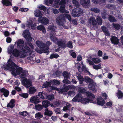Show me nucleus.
I'll use <instances>...</instances> for the list:
<instances>
[{
  "label": "nucleus",
  "instance_id": "obj_59",
  "mask_svg": "<svg viewBox=\"0 0 123 123\" xmlns=\"http://www.w3.org/2000/svg\"><path fill=\"white\" fill-rule=\"evenodd\" d=\"M66 3V0H61L59 2V4H60V5L65 6V4Z\"/></svg>",
  "mask_w": 123,
  "mask_h": 123
},
{
  "label": "nucleus",
  "instance_id": "obj_45",
  "mask_svg": "<svg viewBox=\"0 0 123 123\" xmlns=\"http://www.w3.org/2000/svg\"><path fill=\"white\" fill-rule=\"evenodd\" d=\"M113 26L114 28L117 30H119L121 28L120 25L118 24H113Z\"/></svg>",
  "mask_w": 123,
  "mask_h": 123
},
{
  "label": "nucleus",
  "instance_id": "obj_31",
  "mask_svg": "<svg viewBox=\"0 0 123 123\" xmlns=\"http://www.w3.org/2000/svg\"><path fill=\"white\" fill-rule=\"evenodd\" d=\"M36 89L34 87H30L29 88L28 93L29 94H34L36 91Z\"/></svg>",
  "mask_w": 123,
  "mask_h": 123
},
{
  "label": "nucleus",
  "instance_id": "obj_35",
  "mask_svg": "<svg viewBox=\"0 0 123 123\" xmlns=\"http://www.w3.org/2000/svg\"><path fill=\"white\" fill-rule=\"evenodd\" d=\"M117 94L118 98H123V93L120 90H118Z\"/></svg>",
  "mask_w": 123,
  "mask_h": 123
},
{
  "label": "nucleus",
  "instance_id": "obj_20",
  "mask_svg": "<svg viewBox=\"0 0 123 123\" xmlns=\"http://www.w3.org/2000/svg\"><path fill=\"white\" fill-rule=\"evenodd\" d=\"M21 52L23 53H27L30 52L31 53V49L26 44L24 46Z\"/></svg>",
  "mask_w": 123,
  "mask_h": 123
},
{
  "label": "nucleus",
  "instance_id": "obj_8",
  "mask_svg": "<svg viewBox=\"0 0 123 123\" xmlns=\"http://www.w3.org/2000/svg\"><path fill=\"white\" fill-rule=\"evenodd\" d=\"M55 27L54 25H49L48 27L49 30L51 31L49 34V37L51 40L54 39V38L57 39V37L55 36L56 34L55 33Z\"/></svg>",
  "mask_w": 123,
  "mask_h": 123
},
{
  "label": "nucleus",
  "instance_id": "obj_34",
  "mask_svg": "<svg viewBox=\"0 0 123 123\" xmlns=\"http://www.w3.org/2000/svg\"><path fill=\"white\" fill-rule=\"evenodd\" d=\"M35 109L39 111H40L43 108L42 105L40 104L35 105Z\"/></svg>",
  "mask_w": 123,
  "mask_h": 123
},
{
  "label": "nucleus",
  "instance_id": "obj_51",
  "mask_svg": "<svg viewBox=\"0 0 123 123\" xmlns=\"http://www.w3.org/2000/svg\"><path fill=\"white\" fill-rule=\"evenodd\" d=\"M54 111L57 114H59L61 113V111H60L61 110L60 108H55L54 109Z\"/></svg>",
  "mask_w": 123,
  "mask_h": 123
},
{
  "label": "nucleus",
  "instance_id": "obj_1",
  "mask_svg": "<svg viewBox=\"0 0 123 123\" xmlns=\"http://www.w3.org/2000/svg\"><path fill=\"white\" fill-rule=\"evenodd\" d=\"M36 44L39 47H37L36 48L35 51L36 52L40 54L42 53H46L47 55L49 54V46L52 44L51 42L48 41L45 43L43 42L38 40L36 42Z\"/></svg>",
  "mask_w": 123,
  "mask_h": 123
},
{
  "label": "nucleus",
  "instance_id": "obj_12",
  "mask_svg": "<svg viewBox=\"0 0 123 123\" xmlns=\"http://www.w3.org/2000/svg\"><path fill=\"white\" fill-rule=\"evenodd\" d=\"M11 52L9 53L11 56L13 55L14 56L16 57H18L20 55V53L19 50L16 48L14 49L13 50L10 51Z\"/></svg>",
  "mask_w": 123,
  "mask_h": 123
},
{
  "label": "nucleus",
  "instance_id": "obj_54",
  "mask_svg": "<svg viewBox=\"0 0 123 123\" xmlns=\"http://www.w3.org/2000/svg\"><path fill=\"white\" fill-rule=\"evenodd\" d=\"M28 113L26 111H24L22 112H19V114L25 117L28 115Z\"/></svg>",
  "mask_w": 123,
  "mask_h": 123
},
{
  "label": "nucleus",
  "instance_id": "obj_28",
  "mask_svg": "<svg viewBox=\"0 0 123 123\" xmlns=\"http://www.w3.org/2000/svg\"><path fill=\"white\" fill-rule=\"evenodd\" d=\"M86 95H87V96L89 98V99L93 101V100L95 98V96L93 94L88 92L86 93Z\"/></svg>",
  "mask_w": 123,
  "mask_h": 123
},
{
  "label": "nucleus",
  "instance_id": "obj_58",
  "mask_svg": "<svg viewBox=\"0 0 123 123\" xmlns=\"http://www.w3.org/2000/svg\"><path fill=\"white\" fill-rule=\"evenodd\" d=\"M68 79H64V80H63L62 82L65 84H68L71 83L70 81L68 80Z\"/></svg>",
  "mask_w": 123,
  "mask_h": 123
},
{
  "label": "nucleus",
  "instance_id": "obj_40",
  "mask_svg": "<svg viewBox=\"0 0 123 123\" xmlns=\"http://www.w3.org/2000/svg\"><path fill=\"white\" fill-rule=\"evenodd\" d=\"M43 117L40 112H37L36 113L35 115V117L37 118H41Z\"/></svg>",
  "mask_w": 123,
  "mask_h": 123
},
{
  "label": "nucleus",
  "instance_id": "obj_21",
  "mask_svg": "<svg viewBox=\"0 0 123 123\" xmlns=\"http://www.w3.org/2000/svg\"><path fill=\"white\" fill-rule=\"evenodd\" d=\"M97 103L98 105L103 106L105 104V101L104 99L101 97L97 98Z\"/></svg>",
  "mask_w": 123,
  "mask_h": 123
},
{
  "label": "nucleus",
  "instance_id": "obj_10",
  "mask_svg": "<svg viewBox=\"0 0 123 123\" xmlns=\"http://www.w3.org/2000/svg\"><path fill=\"white\" fill-rule=\"evenodd\" d=\"M22 83L23 85L26 88H28L32 86L31 80L27 79L26 78L23 79L22 80Z\"/></svg>",
  "mask_w": 123,
  "mask_h": 123
},
{
  "label": "nucleus",
  "instance_id": "obj_18",
  "mask_svg": "<svg viewBox=\"0 0 123 123\" xmlns=\"http://www.w3.org/2000/svg\"><path fill=\"white\" fill-rule=\"evenodd\" d=\"M0 92L3 93V95L5 97H7L9 94V92L8 90L5 89L4 88H0Z\"/></svg>",
  "mask_w": 123,
  "mask_h": 123
},
{
  "label": "nucleus",
  "instance_id": "obj_47",
  "mask_svg": "<svg viewBox=\"0 0 123 123\" xmlns=\"http://www.w3.org/2000/svg\"><path fill=\"white\" fill-rule=\"evenodd\" d=\"M52 82V83H54V84L56 86L59 85L60 83V82L57 80L54 79Z\"/></svg>",
  "mask_w": 123,
  "mask_h": 123
},
{
  "label": "nucleus",
  "instance_id": "obj_5",
  "mask_svg": "<svg viewBox=\"0 0 123 123\" xmlns=\"http://www.w3.org/2000/svg\"><path fill=\"white\" fill-rule=\"evenodd\" d=\"M65 17L67 18L69 21L71 20V17L70 15L66 14L65 16L63 14H62L58 16L56 19V22L59 25L61 26L64 25V22L65 21Z\"/></svg>",
  "mask_w": 123,
  "mask_h": 123
},
{
  "label": "nucleus",
  "instance_id": "obj_3",
  "mask_svg": "<svg viewBox=\"0 0 123 123\" xmlns=\"http://www.w3.org/2000/svg\"><path fill=\"white\" fill-rule=\"evenodd\" d=\"M84 81L88 84V87L90 90H92V92H96L97 91V89L96 88L97 84L92 79L88 76L85 78Z\"/></svg>",
  "mask_w": 123,
  "mask_h": 123
},
{
  "label": "nucleus",
  "instance_id": "obj_57",
  "mask_svg": "<svg viewBox=\"0 0 123 123\" xmlns=\"http://www.w3.org/2000/svg\"><path fill=\"white\" fill-rule=\"evenodd\" d=\"M61 101H54V105L56 106H59L60 105Z\"/></svg>",
  "mask_w": 123,
  "mask_h": 123
},
{
  "label": "nucleus",
  "instance_id": "obj_56",
  "mask_svg": "<svg viewBox=\"0 0 123 123\" xmlns=\"http://www.w3.org/2000/svg\"><path fill=\"white\" fill-rule=\"evenodd\" d=\"M54 0H45V3L46 5H47L48 3L49 4H52Z\"/></svg>",
  "mask_w": 123,
  "mask_h": 123
},
{
  "label": "nucleus",
  "instance_id": "obj_25",
  "mask_svg": "<svg viewBox=\"0 0 123 123\" xmlns=\"http://www.w3.org/2000/svg\"><path fill=\"white\" fill-rule=\"evenodd\" d=\"M44 114L45 115L49 117H51L53 114L52 111H51L48 110V109L46 108L45 109Z\"/></svg>",
  "mask_w": 123,
  "mask_h": 123
},
{
  "label": "nucleus",
  "instance_id": "obj_27",
  "mask_svg": "<svg viewBox=\"0 0 123 123\" xmlns=\"http://www.w3.org/2000/svg\"><path fill=\"white\" fill-rule=\"evenodd\" d=\"M2 3L3 5L7 6H11L12 3L9 0H2Z\"/></svg>",
  "mask_w": 123,
  "mask_h": 123
},
{
  "label": "nucleus",
  "instance_id": "obj_15",
  "mask_svg": "<svg viewBox=\"0 0 123 123\" xmlns=\"http://www.w3.org/2000/svg\"><path fill=\"white\" fill-rule=\"evenodd\" d=\"M83 99V96L81 94L78 93L72 99L74 102H81Z\"/></svg>",
  "mask_w": 123,
  "mask_h": 123
},
{
  "label": "nucleus",
  "instance_id": "obj_37",
  "mask_svg": "<svg viewBox=\"0 0 123 123\" xmlns=\"http://www.w3.org/2000/svg\"><path fill=\"white\" fill-rule=\"evenodd\" d=\"M106 10H103L102 14V16L103 19H105L106 18L107 14L106 13Z\"/></svg>",
  "mask_w": 123,
  "mask_h": 123
},
{
  "label": "nucleus",
  "instance_id": "obj_33",
  "mask_svg": "<svg viewBox=\"0 0 123 123\" xmlns=\"http://www.w3.org/2000/svg\"><path fill=\"white\" fill-rule=\"evenodd\" d=\"M52 83H51L50 82H47L46 81L44 84H43V88H46L50 86Z\"/></svg>",
  "mask_w": 123,
  "mask_h": 123
},
{
  "label": "nucleus",
  "instance_id": "obj_17",
  "mask_svg": "<svg viewBox=\"0 0 123 123\" xmlns=\"http://www.w3.org/2000/svg\"><path fill=\"white\" fill-rule=\"evenodd\" d=\"M92 103L94 104H96V101L92 100L91 99H89L87 98H85L82 99L81 102L82 104H85L89 102Z\"/></svg>",
  "mask_w": 123,
  "mask_h": 123
},
{
  "label": "nucleus",
  "instance_id": "obj_64",
  "mask_svg": "<svg viewBox=\"0 0 123 123\" xmlns=\"http://www.w3.org/2000/svg\"><path fill=\"white\" fill-rule=\"evenodd\" d=\"M29 10V9L27 8H21L19 9V10L21 11L22 12H27Z\"/></svg>",
  "mask_w": 123,
  "mask_h": 123
},
{
  "label": "nucleus",
  "instance_id": "obj_61",
  "mask_svg": "<svg viewBox=\"0 0 123 123\" xmlns=\"http://www.w3.org/2000/svg\"><path fill=\"white\" fill-rule=\"evenodd\" d=\"M24 46L22 44H18V46L17 45V47L18 49H20L21 51L22 50Z\"/></svg>",
  "mask_w": 123,
  "mask_h": 123
},
{
  "label": "nucleus",
  "instance_id": "obj_50",
  "mask_svg": "<svg viewBox=\"0 0 123 123\" xmlns=\"http://www.w3.org/2000/svg\"><path fill=\"white\" fill-rule=\"evenodd\" d=\"M101 65L100 64H99L98 65H94L93 66V68L96 70L100 69L101 68Z\"/></svg>",
  "mask_w": 123,
  "mask_h": 123
},
{
  "label": "nucleus",
  "instance_id": "obj_41",
  "mask_svg": "<svg viewBox=\"0 0 123 123\" xmlns=\"http://www.w3.org/2000/svg\"><path fill=\"white\" fill-rule=\"evenodd\" d=\"M65 6L60 5V8L59 9V10L61 12L64 13L65 10Z\"/></svg>",
  "mask_w": 123,
  "mask_h": 123
},
{
  "label": "nucleus",
  "instance_id": "obj_23",
  "mask_svg": "<svg viewBox=\"0 0 123 123\" xmlns=\"http://www.w3.org/2000/svg\"><path fill=\"white\" fill-rule=\"evenodd\" d=\"M28 74V71L26 70H23L19 75L20 78L24 79L26 78L25 77Z\"/></svg>",
  "mask_w": 123,
  "mask_h": 123
},
{
  "label": "nucleus",
  "instance_id": "obj_46",
  "mask_svg": "<svg viewBox=\"0 0 123 123\" xmlns=\"http://www.w3.org/2000/svg\"><path fill=\"white\" fill-rule=\"evenodd\" d=\"M72 2L73 4L76 7H78L79 6V4L76 0H73Z\"/></svg>",
  "mask_w": 123,
  "mask_h": 123
},
{
  "label": "nucleus",
  "instance_id": "obj_38",
  "mask_svg": "<svg viewBox=\"0 0 123 123\" xmlns=\"http://www.w3.org/2000/svg\"><path fill=\"white\" fill-rule=\"evenodd\" d=\"M78 92L79 94L84 93L86 92V90L84 88L82 87H80L79 88Z\"/></svg>",
  "mask_w": 123,
  "mask_h": 123
},
{
  "label": "nucleus",
  "instance_id": "obj_14",
  "mask_svg": "<svg viewBox=\"0 0 123 123\" xmlns=\"http://www.w3.org/2000/svg\"><path fill=\"white\" fill-rule=\"evenodd\" d=\"M80 3L85 8H88L90 6V0H80Z\"/></svg>",
  "mask_w": 123,
  "mask_h": 123
},
{
  "label": "nucleus",
  "instance_id": "obj_26",
  "mask_svg": "<svg viewBox=\"0 0 123 123\" xmlns=\"http://www.w3.org/2000/svg\"><path fill=\"white\" fill-rule=\"evenodd\" d=\"M42 105L43 107L46 108L50 105V102L47 100H43L42 102Z\"/></svg>",
  "mask_w": 123,
  "mask_h": 123
},
{
  "label": "nucleus",
  "instance_id": "obj_32",
  "mask_svg": "<svg viewBox=\"0 0 123 123\" xmlns=\"http://www.w3.org/2000/svg\"><path fill=\"white\" fill-rule=\"evenodd\" d=\"M77 77L79 81V83L80 84H82L83 81H84L85 78L84 79L83 76L81 75L77 76Z\"/></svg>",
  "mask_w": 123,
  "mask_h": 123
},
{
  "label": "nucleus",
  "instance_id": "obj_62",
  "mask_svg": "<svg viewBox=\"0 0 123 123\" xmlns=\"http://www.w3.org/2000/svg\"><path fill=\"white\" fill-rule=\"evenodd\" d=\"M61 72L59 71H56L55 72V75L56 77H59L60 75Z\"/></svg>",
  "mask_w": 123,
  "mask_h": 123
},
{
  "label": "nucleus",
  "instance_id": "obj_44",
  "mask_svg": "<svg viewBox=\"0 0 123 123\" xmlns=\"http://www.w3.org/2000/svg\"><path fill=\"white\" fill-rule=\"evenodd\" d=\"M93 62L95 63H98L101 62V60L98 58H93L92 59Z\"/></svg>",
  "mask_w": 123,
  "mask_h": 123
},
{
  "label": "nucleus",
  "instance_id": "obj_19",
  "mask_svg": "<svg viewBox=\"0 0 123 123\" xmlns=\"http://www.w3.org/2000/svg\"><path fill=\"white\" fill-rule=\"evenodd\" d=\"M110 40L112 43L117 45L119 43V39L117 37L114 36H113L111 37Z\"/></svg>",
  "mask_w": 123,
  "mask_h": 123
},
{
  "label": "nucleus",
  "instance_id": "obj_30",
  "mask_svg": "<svg viewBox=\"0 0 123 123\" xmlns=\"http://www.w3.org/2000/svg\"><path fill=\"white\" fill-rule=\"evenodd\" d=\"M35 16L37 17L40 18L42 17L43 16V14H42L41 11L39 10H37L35 12Z\"/></svg>",
  "mask_w": 123,
  "mask_h": 123
},
{
  "label": "nucleus",
  "instance_id": "obj_2",
  "mask_svg": "<svg viewBox=\"0 0 123 123\" xmlns=\"http://www.w3.org/2000/svg\"><path fill=\"white\" fill-rule=\"evenodd\" d=\"M8 61V64L4 65V69L10 70L14 75H19L23 70V68L21 67L17 68L18 66L11 60H9Z\"/></svg>",
  "mask_w": 123,
  "mask_h": 123
},
{
  "label": "nucleus",
  "instance_id": "obj_22",
  "mask_svg": "<svg viewBox=\"0 0 123 123\" xmlns=\"http://www.w3.org/2000/svg\"><path fill=\"white\" fill-rule=\"evenodd\" d=\"M15 100L14 99H12L7 104V107L8 108L10 107L11 108H13L15 106Z\"/></svg>",
  "mask_w": 123,
  "mask_h": 123
},
{
  "label": "nucleus",
  "instance_id": "obj_11",
  "mask_svg": "<svg viewBox=\"0 0 123 123\" xmlns=\"http://www.w3.org/2000/svg\"><path fill=\"white\" fill-rule=\"evenodd\" d=\"M71 88L70 85H66L65 84H64L63 87L62 88H58V92L61 93L66 92L69 90Z\"/></svg>",
  "mask_w": 123,
  "mask_h": 123
},
{
  "label": "nucleus",
  "instance_id": "obj_53",
  "mask_svg": "<svg viewBox=\"0 0 123 123\" xmlns=\"http://www.w3.org/2000/svg\"><path fill=\"white\" fill-rule=\"evenodd\" d=\"M59 2H55L54 1V3L53 4V6L56 8H58L59 7L60 4H59Z\"/></svg>",
  "mask_w": 123,
  "mask_h": 123
},
{
  "label": "nucleus",
  "instance_id": "obj_52",
  "mask_svg": "<svg viewBox=\"0 0 123 123\" xmlns=\"http://www.w3.org/2000/svg\"><path fill=\"white\" fill-rule=\"evenodd\" d=\"M91 10L97 13H98L100 12V10L96 8H92L91 9Z\"/></svg>",
  "mask_w": 123,
  "mask_h": 123
},
{
  "label": "nucleus",
  "instance_id": "obj_48",
  "mask_svg": "<svg viewBox=\"0 0 123 123\" xmlns=\"http://www.w3.org/2000/svg\"><path fill=\"white\" fill-rule=\"evenodd\" d=\"M97 22L98 25H101L102 24V21L101 18L99 17L97 18Z\"/></svg>",
  "mask_w": 123,
  "mask_h": 123
},
{
  "label": "nucleus",
  "instance_id": "obj_36",
  "mask_svg": "<svg viewBox=\"0 0 123 123\" xmlns=\"http://www.w3.org/2000/svg\"><path fill=\"white\" fill-rule=\"evenodd\" d=\"M108 19L109 21L111 22H116V21L115 17L112 15H109Z\"/></svg>",
  "mask_w": 123,
  "mask_h": 123
},
{
  "label": "nucleus",
  "instance_id": "obj_24",
  "mask_svg": "<svg viewBox=\"0 0 123 123\" xmlns=\"http://www.w3.org/2000/svg\"><path fill=\"white\" fill-rule=\"evenodd\" d=\"M36 28L38 30L42 31L43 33L45 34L46 32L45 27L42 25H41L37 26Z\"/></svg>",
  "mask_w": 123,
  "mask_h": 123
},
{
  "label": "nucleus",
  "instance_id": "obj_6",
  "mask_svg": "<svg viewBox=\"0 0 123 123\" xmlns=\"http://www.w3.org/2000/svg\"><path fill=\"white\" fill-rule=\"evenodd\" d=\"M44 96H43L42 92H39L37 95L32 97L30 99V101L31 103L38 104L43 100V98H44Z\"/></svg>",
  "mask_w": 123,
  "mask_h": 123
},
{
  "label": "nucleus",
  "instance_id": "obj_16",
  "mask_svg": "<svg viewBox=\"0 0 123 123\" xmlns=\"http://www.w3.org/2000/svg\"><path fill=\"white\" fill-rule=\"evenodd\" d=\"M43 96H44V98L43 99H48L50 101L53 100L54 98V96L53 95H48L47 93L43 92H42Z\"/></svg>",
  "mask_w": 123,
  "mask_h": 123
},
{
  "label": "nucleus",
  "instance_id": "obj_63",
  "mask_svg": "<svg viewBox=\"0 0 123 123\" xmlns=\"http://www.w3.org/2000/svg\"><path fill=\"white\" fill-rule=\"evenodd\" d=\"M113 102L111 101H109V102H107L106 104V105L108 106H110V107H111L112 106V104Z\"/></svg>",
  "mask_w": 123,
  "mask_h": 123
},
{
  "label": "nucleus",
  "instance_id": "obj_9",
  "mask_svg": "<svg viewBox=\"0 0 123 123\" xmlns=\"http://www.w3.org/2000/svg\"><path fill=\"white\" fill-rule=\"evenodd\" d=\"M82 10L78 7H77L72 10V13L73 16L74 17H79L83 14Z\"/></svg>",
  "mask_w": 123,
  "mask_h": 123
},
{
  "label": "nucleus",
  "instance_id": "obj_7",
  "mask_svg": "<svg viewBox=\"0 0 123 123\" xmlns=\"http://www.w3.org/2000/svg\"><path fill=\"white\" fill-rule=\"evenodd\" d=\"M54 39L51 40L54 43H56L58 46H60L62 49H65L67 47V44L65 43L66 41L64 40L61 39L59 40L57 38V39L54 38Z\"/></svg>",
  "mask_w": 123,
  "mask_h": 123
},
{
  "label": "nucleus",
  "instance_id": "obj_60",
  "mask_svg": "<svg viewBox=\"0 0 123 123\" xmlns=\"http://www.w3.org/2000/svg\"><path fill=\"white\" fill-rule=\"evenodd\" d=\"M24 41L20 39L18 41L17 43V45L18 46V44H23L24 43Z\"/></svg>",
  "mask_w": 123,
  "mask_h": 123
},
{
  "label": "nucleus",
  "instance_id": "obj_4",
  "mask_svg": "<svg viewBox=\"0 0 123 123\" xmlns=\"http://www.w3.org/2000/svg\"><path fill=\"white\" fill-rule=\"evenodd\" d=\"M23 37L27 41V44L31 48V49H33L34 46L31 42L32 41V38L29 30H26L24 31L23 33Z\"/></svg>",
  "mask_w": 123,
  "mask_h": 123
},
{
  "label": "nucleus",
  "instance_id": "obj_55",
  "mask_svg": "<svg viewBox=\"0 0 123 123\" xmlns=\"http://www.w3.org/2000/svg\"><path fill=\"white\" fill-rule=\"evenodd\" d=\"M39 8L40 10H42L44 11L46 10V7L42 5H41L40 6H39Z\"/></svg>",
  "mask_w": 123,
  "mask_h": 123
},
{
  "label": "nucleus",
  "instance_id": "obj_29",
  "mask_svg": "<svg viewBox=\"0 0 123 123\" xmlns=\"http://www.w3.org/2000/svg\"><path fill=\"white\" fill-rule=\"evenodd\" d=\"M62 76L64 79H69L70 77V74L67 71H64L62 74Z\"/></svg>",
  "mask_w": 123,
  "mask_h": 123
},
{
  "label": "nucleus",
  "instance_id": "obj_43",
  "mask_svg": "<svg viewBox=\"0 0 123 123\" xmlns=\"http://www.w3.org/2000/svg\"><path fill=\"white\" fill-rule=\"evenodd\" d=\"M72 42L70 40L68 41L67 44V46L68 48L72 49L73 47Z\"/></svg>",
  "mask_w": 123,
  "mask_h": 123
},
{
  "label": "nucleus",
  "instance_id": "obj_42",
  "mask_svg": "<svg viewBox=\"0 0 123 123\" xmlns=\"http://www.w3.org/2000/svg\"><path fill=\"white\" fill-rule=\"evenodd\" d=\"M90 22H92V25L93 26L96 25L97 24L96 21L94 18H92L90 19Z\"/></svg>",
  "mask_w": 123,
  "mask_h": 123
},
{
  "label": "nucleus",
  "instance_id": "obj_49",
  "mask_svg": "<svg viewBox=\"0 0 123 123\" xmlns=\"http://www.w3.org/2000/svg\"><path fill=\"white\" fill-rule=\"evenodd\" d=\"M19 95L21 97L25 98H27L28 96V95L27 93H21L19 94Z\"/></svg>",
  "mask_w": 123,
  "mask_h": 123
},
{
  "label": "nucleus",
  "instance_id": "obj_39",
  "mask_svg": "<svg viewBox=\"0 0 123 123\" xmlns=\"http://www.w3.org/2000/svg\"><path fill=\"white\" fill-rule=\"evenodd\" d=\"M59 57V55L57 54H51L49 57V58L52 59L53 58H57Z\"/></svg>",
  "mask_w": 123,
  "mask_h": 123
},
{
  "label": "nucleus",
  "instance_id": "obj_13",
  "mask_svg": "<svg viewBox=\"0 0 123 123\" xmlns=\"http://www.w3.org/2000/svg\"><path fill=\"white\" fill-rule=\"evenodd\" d=\"M38 22L44 25H47L49 23V20L46 17H41L38 19Z\"/></svg>",
  "mask_w": 123,
  "mask_h": 123
}]
</instances>
